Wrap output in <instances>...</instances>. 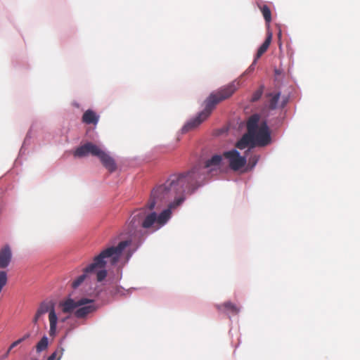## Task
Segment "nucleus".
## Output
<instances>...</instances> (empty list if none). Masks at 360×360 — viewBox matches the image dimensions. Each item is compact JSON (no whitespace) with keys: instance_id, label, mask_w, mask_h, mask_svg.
I'll use <instances>...</instances> for the list:
<instances>
[{"instance_id":"nucleus-10","label":"nucleus","mask_w":360,"mask_h":360,"mask_svg":"<svg viewBox=\"0 0 360 360\" xmlns=\"http://www.w3.org/2000/svg\"><path fill=\"white\" fill-rule=\"evenodd\" d=\"M88 302L87 298L83 297L78 300H75L72 298H68L60 302L63 313H72L77 309L78 306L82 305Z\"/></svg>"},{"instance_id":"nucleus-3","label":"nucleus","mask_w":360,"mask_h":360,"mask_svg":"<svg viewBox=\"0 0 360 360\" xmlns=\"http://www.w3.org/2000/svg\"><path fill=\"white\" fill-rule=\"evenodd\" d=\"M240 80L236 79L227 85L219 88L217 91L211 94L205 101V108L195 117L189 120L182 128V131L186 133L198 127L211 114L216 105L222 101L230 98L240 87Z\"/></svg>"},{"instance_id":"nucleus-15","label":"nucleus","mask_w":360,"mask_h":360,"mask_svg":"<svg viewBox=\"0 0 360 360\" xmlns=\"http://www.w3.org/2000/svg\"><path fill=\"white\" fill-rule=\"evenodd\" d=\"M217 307L219 310H222L224 309L235 315L238 314L240 311V308L231 302H226L221 305H217Z\"/></svg>"},{"instance_id":"nucleus-22","label":"nucleus","mask_w":360,"mask_h":360,"mask_svg":"<svg viewBox=\"0 0 360 360\" xmlns=\"http://www.w3.org/2000/svg\"><path fill=\"white\" fill-rule=\"evenodd\" d=\"M29 337H30V334L29 333L25 334L22 338H21L17 340L16 341L13 342L12 343V346L13 347H16L17 345L20 344L22 342H23L24 340L27 339Z\"/></svg>"},{"instance_id":"nucleus-1","label":"nucleus","mask_w":360,"mask_h":360,"mask_svg":"<svg viewBox=\"0 0 360 360\" xmlns=\"http://www.w3.org/2000/svg\"><path fill=\"white\" fill-rule=\"evenodd\" d=\"M199 169L195 168L186 173L172 174L162 184L154 188L146 208L133 213L128 224V233L136 236L141 229L155 232L170 219L172 209L179 206L184 200V193H193L199 187L202 179L198 176Z\"/></svg>"},{"instance_id":"nucleus-26","label":"nucleus","mask_w":360,"mask_h":360,"mask_svg":"<svg viewBox=\"0 0 360 360\" xmlns=\"http://www.w3.org/2000/svg\"><path fill=\"white\" fill-rule=\"evenodd\" d=\"M41 316H42L41 314H39V313L37 311V312H36V314H35V316H34V317L33 322H34V323H37V321H38V320L39 319V318H40Z\"/></svg>"},{"instance_id":"nucleus-25","label":"nucleus","mask_w":360,"mask_h":360,"mask_svg":"<svg viewBox=\"0 0 360 360\" xmlns=\"http://www.w3.org/2000/svg\"><path fill=\"white\" fill-rule=\"evenodd\" d=\"M258 160H259V157L257 155H254L250 158L249 161H250V163L252 164V167H254L257 164Z\"/></svg>"},{"instance_id":"nucleus-24","label":"nucleus","mask_w":360,"mask_h":360,"mask_svg":"<svg viewBox=\"0 0 360 360\" xmlns=\"http://www.w3.org/2000/svg\"><path fill=\"white\" fill-rule=\"evenodd\" d=\"M15 347H13L12 346V344L10 345V347H8V350L6 351V352L1 355L0 356V360H4L5 359H6L8 355H9V353L11 352V351Z\"/></svg>"},{"instance_id":"nucleus-17","label":"nucleus","mask_w":360,"mask_h":360,"mask_svg":"<svg viewBox=\"0 0 360 360\" xmlns=\"http://www.w3.org/2000/svg\"><path fill=\"white\" fill-rule=\"evenodd\" d=\"M49 340L46 336H44L36 345L37 352L40 353L48 348Z\"/></svg>"},{"instance_id":"nucleus-9","label":"nucleus","mask_w":360,"mask_h":360,"mask_svg":"<svg viewBox=\"0 0 360 360\" xmlns=\"http://www.w3.org/2000/svg\"><path fill=\"white\" fill-rule=\"evenodd\" d=\"M86 303L78 306L77 309L75 311L74 315L77 319H85L89 314L94 313L98 309L94 300L88 299Z\"/></svg>"},{"instance_id":"nucleus-12","label":"nucleus","mask_w":360,"mask_h":360,"mask_svg":"<svg viewBox=\"0 0 360 360\" xmlns=\"http://www.w3.org/2000/svg\"><path fill=\"white\" fill-rule=\"evenodd\" d=\"M12 259V252L8 245H5L0 250V269L6 268Z\"/></svg>"},{"instance_id":"nucleus-16","label":"nucleus","mask_w":360,"mask_h":360,"mask_svg":"<svg viewBox=\"0 0 360 360\" xmlns=\"http://www.w3.org/2000/svg\"><path fill=\"white\" fill-rule=\"evenodd\" d=\"M281 94L279 92L276 93H269L267 96L269 98V108L271 110H275L278 107V103L280 98Z\"/></svg>"},{"instance_id":"nucleus-18","label":"nucleus","mask_w":360,"mask_h":360,"mask_svg":"<svg viewBox=\"0 0 360 360\" xmlns=\"http://www.w3.org/2000/svg\"><path fill=\"white\" fill-rule=\"evenodd\" d=\"M260 11L263 15V17L266 23H269L271 21V12L270 8L266 5L259 6Z\"/></svg>"},{"instance_id":"nucleus-13","label":"nucleus","mask_w":360,"mask_h":360,"mask_svg":"<svg viewBox=\"0 0 360 360\" xmlns=\"http://www.w3.org/2000/svg\"><path fill=\"white\" fill-rule=\"evenodd\" d=\"M99 116L92 110H87L82 116V122L87 124H96L98 122Z\"/></svg>"},{"instance_id":"nucleus-4","label":"nucleus","mask_w":360,"mask_h":360,"mask_svg":"<svg viewBox=\"0 0 360 360\" xmlns=\"http://www.w3.org/2000/svg\"><path fill=\"white\" fill-rule=\"evenodd\" d=\"M88 155L98 157L103 165L110 172H113L117 169L115 160L102 148L91 143L87 142L78 147L74 152V155L78 158H82Z\"/></svg>"},{"instance_id":"nucleus-14","label":"nucleus","mask_w":360,"mask_h":360,"mask_svg":"<svg viewBox=\"0 0 360 360\" xmlns=\"http://www.w3.org/2000/svg\"><path fill=\"white\" fill-rule=\"evenodd\" d=\"M272 39L271 32H268L266 38L263 44L259 46L255 56L256 59H259L268 49Z\"/></svg>"},{"instance_id":"nucleus-20","label":"nucleus","mask_w":360,"mask_h":360,"mask_svg":"<svg viewBox=\"0 0 360 360\" xmlns=\"http://www.w3.org/2000/svg\"><path fill=\"white\" fill-rule=\"evenodd\" d=\"M8 281L7 273L5 271H0V292L6 285Z\"/></svg>"},{"instance_id":"nucleus-11","label":"nucleus","mask_w":360,"mask_h":360,"mask_svg":"<svg viewBox=\"0 0 360 360\" xmlns=\"http://www.w3.org/2000/svg\"><path fill=\"white\" fill-rule=\"evenodd\" d=\"M255 121H251L250 123H247V134H244L242 138L237 142L236 147L240 150L245 149L248 146L255 147V145L253 140L251 139L253 133V124Z\"/></svg>"},{"instance_id":"nucleus-7","label":"nucleus","mask_w":360,"mask_h":360,"mask_svg":"<svg viewBox=\"0 0 360 360\" xmlns=\"http://www.w3.org/2000/svg\"><path fill=\"white\" fill-rule=\"evenodd\" d=\"M221 160H222V157L221 155H214L210 160H207L205 162V165L203 168H201L199 166H195L191 169V170H193L195 168H198L199 169L198 175L197 174L196 176L198 177L200 176H201V178H202L200 180V181L199 182V186L201 185L202 181L205 179V176L204 174V172H202V170H203L205 169H209L208 170L209 172H212L213 171H217L219 168V166L221 162Z\"/></svg>"},{"instance_id":"nucleus-6","label":"nucleus","mask_w":360,"mask_h":360,"mask_svg":"<svg viewBox=\"0 0 360 360\" xmlns=\"http://www.w3.org/2000/svg\"><path fill=\"white\" fill-rule=\"evenodd\" d=\"M223 156L229 162V166L233 170H238L246 163V158L240 156L239 153L233 149L224 152Z\"/></svg>"},{"instance_id":"nucleus-21","label":"nucleus","mask_w":360,"mask_h":360,"mask_svg":"<svg viewBox=\"0 0 360 360\" xmlns=\"http://www.w3.org/2000/svg\"><path fill=\"white\" fill-rule=\"evenodd\" d=\"M262 94H263V86H261L259 89L256 90L253 93L252 96L250 101L252 102H255V101H258L261 98Z\"/></svg>"},{"instance_id":"nucleus-27","label":"nucleus","mask_w":360,"mask_h":360,"mask_svg":"<svg viewBox=\"0 0 360 360\" xmlns=\"http://www.w3.org/2000/svg\"><path fill=\"white\" fill-rule=\"evenodd\" d=\"M287 102H288V99H287V98H285V99L283 100V101L282 102V104H281V108H283V107L286 105Z\"/></svg>"},{"instance_id":"nucleus-23","label":"nucleus","mask_w":360,"mask_h":360,"mask_svg":"<svg viewBox=\"0 0 360 360\" xmlns=\"http://www.w3.org/2000/svg\"><path fill=\"white\" fill-rule=\"evenodd\" d=\"M257 60H258V59H256V58H255V60H254L253 63H252V65H250V66L247 69V70L244 72V75H245V74H249V73L252 72L254 70V69H255V65L256 64V63H257Z\"/></svg>"},{"instance_id":"nucleus-19","label":"nucleus","mask_w":360,"mask_h":360,"mask_svg":"<svg viewBox=\"0 0 360 360\" xmlns=\"http://www.w3.org/2000/svg\"><path fill=\"white\" fill-rule=\"evenodd\" d=\"M64 349L62 347H58L56 351L49 356L47 360H60L63 356Z\"/></svg>"},{"instance_id":"nucleus-2","label":"nucleus","mask_w":360,"mask_h":360,"mask_svg":"<svg viewBox=\"0 0 360 360\" xmlns=\"http://www.w3.org/2000/svg\"><path fill=\"white\" fill-rule=\"evenodd\" d=\"M130 243V240H122L117 246H111L101 251L94 257L93 262L84 269V274L72 282V288H76L79 286L89 274H96L98 281L104 280L107 276V271L105 269L106 259H108L111 264H115L119 261L123 250Z\"/></svg>"},{"instance_id":"nucleus-5","label":"nucleus","mask_w":360,"mask_h":360,"mask_svg":"<svg viewBox=\"0 0 360 360\" xmlns=\"http://www.w3.org/2000/svg\"><path fill=\"white\" fill-rule=\"evenodd\" d=\"M259 119L260 116L258 114H254L249 117L247 123L255 121L251 139L255 146H265L271 142L270 131L266 121H262L259 124Z\"/></svg>"},{"instance_id":"nucleus-8","label":"nucleus","mask_w":360,"mask_h":360,"mask_svg":"<svg viewBox=\"0 0 360 360\" xmlns=\"http://www.w3.org/2000/svg\"><path fill=\"white\" fill-rule=\"evenodd\" d=\"M49 311V319L50 323V330L49 335L51 336H54L56 333V326L58 321V317L55 312L54 309L52 307L49 310V305L48 303L43 302L40 304L39 307L37 309V312L39 314H44Z\"/></svg>"}]
</instances>
